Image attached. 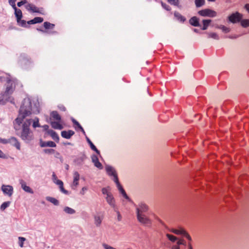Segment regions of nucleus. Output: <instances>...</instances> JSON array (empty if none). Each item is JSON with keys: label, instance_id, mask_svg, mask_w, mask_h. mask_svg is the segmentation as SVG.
Segmentation results:
<instances>
[{"label": "nucleus", "instance_id": "obj_24", "mask_svg": "<svg viewBox=\"0 0 249 249\" xmlns=\"http://www.w3.org/2000/svg\"><path fill=\"white\" fill-rule=\"evenodd\" d=\"M74 134V132L71 130H69L68 131H62L61 132L62 137L68 139H70Z\"/></svg>", "mask_w": 249, "mask_h": 249}, {"label": "nucleus", "instance_id": "obj_6", "mask_svg": "<svg viewBox=\"0 0 249 249\" xmlns=\"http://www.w3.org/2000/svg\"><path fill=\"white\" fill-rule=\"evenodd\" d=\"M149 209L148 206L143 202H140L136 206V214H145Z\"/></svg>", "mask_w": 249, "mask_h": 249}, {"label": "nucleus", "instance_id": "obj_20", "mask_svg": "<svg viewBox=\"0 0 249 249\" xmlns=\"http://www.w3.org/2000/svg\"><path fill=\"white\" fill-rule=\"evenodd\" d=\"M50 120L61 121V117L56 111H53L50 114Z\"/></svg>", "mask_w": 249, "mask_h": 249}, {"label": "nucleus", "instance_id": "obj_40", "mask_svg": "<svg viewBox=\"0 0 249 249\" xmlns=\"http://www.w3.org/2000/svg\"><path fill=\"white\" fill-rule=\"evenodd\" d=\"M205 4V0H195V4L196 7H200Z\"/></svg>", "mask_w": 249, "mask_h": 249}, {"label": "nucleus", "instance_id": "obj_13", "mask_svg": "<svg viewBox=\"0 0 249 249\" xmlns=\"http://www.w3.org/2000/svg\"><path fill=\"white\" fill-rule=\"evenodd\" d=\"M115 183H116L117 187L118 188V189L119 190L120 193L123 195V196L128 201H131V199L127 195L124 190L123 189V187L120 183L119 181H118L117 182H116Z\"/></svg>", "mask_w": 249, "mask_h": 249}, {"label": "nucleus", "instance_id": "obj_8", "mask_svg": "<svg viewBox=\"0 0 249 249\" xmlns=\"http://www.w3.org/2000/svg\"><path fill=\"white\" fill-rule=\"evenodd\" d=\"M10 95L3 92L0 94V105H4L10 100Z\"/></svg>", "mask_w": 249, "mask_h": 249}, {"label": "nucleus", "instance_id": "obj_63", "mask_svg": "<svg viewBox=\"0 0 249 249\" xmlns=\"http://www.w3.org/2000/svg\"><path fill=\"white\" fill-rule=\"evenodd\" d=\"M237 37H238V36H228L229 38H231V39L236 38Z\"/></svg>", "mask_w": 249, "mask_h": 249}, {"label": "nucleus", "instance_id": "obj_36", "mask_svg": "<svg viewBox=\"0 0 249 249\" xmlns=\"http://www.w3.org/2000/svg\"><path fill=\"white\" fill-rule=\"evenodd\" d=\"M215 27L216 28L221 29L223 32L226 33H229L230 31V29L229 28H228V27H227L224 25H217L215 26Z\"/></svg>", "mask_w": 249, "mask_h": 249}, {"label": "nucleus", "instance_id": "obj_7", "mask_svg": "<svg viewBox=\"0 0 249 249\" xmlns=\"http://www.w3.org/2000/svg\"><path fill=\"white\" fill-rule=\"evenodd\" d=\"M242 16L240 13L236 12L231 14L229 17V20L232 23H236L241 20Z\"/></svg>", "mask_w": 249, "mask_h": 249}, {"label": "nucleus", "instance_id": "obj_47", "mask_svg": "<svg viewBox=\"0 0 249 249\" xmlns=\"http://www.w3.org/2000/svg\"><path fill=\"white\" fill-rule=\"evenodd\" d=\"M13 89L12 86H7L6 89L5 91L4 92L5 93H6L7 94H9L11 95L12 93L13 92Z\"/></svg>", "mask_w": 249, "mask_h": 249}, {"label": "nucleus", "instance_id": "obj_23", "mask_svg": "<svg viewBox=\"0 0 249 249\" xmlns=\"http://www.w3.org/2000/svg\"><path fill=\"white\" fill-rule=\"evenodd\" d=\"M103 219V216L102 215H95L94 216V223L95 225L97 227L100 226L102 223Z\"/></svg>", "mask_w": 249, "mask_h": 249}, {"label": "nucleus", "instance_id": "obj_43", "mask_svg": "<svg viewBox=\"0 0 249 249\" xmlns=\"http://www.w3.org/2000/svg\"><path fill=\"white\" fill-rule=\"evenodd\" d=\"M10 203V202L9 201L4 202V203H3L0 206V210L1 211L4 210L9 206Z\"/></svg>", "mask_w": 249, "mask_h": 249}, {"label": "nucleus", "instance_id": "obj_44", "mask_svg": "<svg viewBox=\"0 0 249 249\" xmlns=\"http://www.w3.org/2000/svg\"><path fill=\"white\" fill-rule=\"evenodd\" d=\"M26 241V238H25L24 237H18V244H19V246L20 247H23V243L24 242V241Z\"/></svg>", "mask_w": 249, "mask_h": 249}, {"label": "nucleus", "instance_id": "obj_12", "mask_svg": "<svg viewBox=\"0 0 249 249\" xmlns=\"http://www.w3.org/2000/svg\"><path fill=\"white\" fill-rule=\"evenodd\" d=\"M115 183H116L117 187L118 188V189L119 190L120 193L123 195V196L128 201H131V199L127 195L124 190L123 189V187L120 183L119 181H118L117 182H116Z\"/></svg>", "mask_w": 249, "mask_h": 249}, {"label": "nucleus", "instance_id": "obj_49", "mask_svg": "<svg viewBox=\"0 0 249 249\" xmlns=\"http://www.w3.org/2000/svg\"><path fill=\"white\" fill-rule=\"evenodd\" d=\"M60 191L65 195H69V192L65 190L63 187V184L59 186Z\"/></svg>", "mask_w": 249, "mask_h": 249}, {"label": "nucleus", "instance_id": "obj_38", "mask_svg": "<svg viewBox=\"0 0 249 249\" xmlns=\"http://www.w3.org/2000/svg\"><path fill=\"white\" fill-rule=\"evenodd\" d=\"M43 25L46 29H53L54 27V24L47 21L44 22Z\"/></svg>", "mask_w": 249, "mask_h": 249}, {"label": "nucleus", "instance_id": "obj_5", "mask_svg": "<svg viewBox=\"0 0 249 249\" xmlns=\"http://www.w3.org/2000/svg\"><path fill=\"white\" fill-rule=\"evenodd\" d=\"M198 13L202 17H208L210 18H213L217 15V13L215 11L210 9H205L200 10L198 12Z\"/></svg>", "mask_w": 249, "mask_h": 249}, {"label": "nucleus", "instance_id": "obj_26", "mask_svg": "<svg viewBox=\"0 0 249 249\" xmlns=\"http://www.w3.org/2000/svg\"><path fill=\"white\" fill-rule=\"evenodd\" d=\"M190 24L195 27H200V25L199 23V19L196 17H193L189 20Z\"/></svg>", "mask_w": 249, "mask_h": 249}, {"label": "nucleus", "instance_id": "obj_59", "mask_svg": "<svg viewBox=\"0 0 249 249\" xmlns=\"http://www.w3.org/2000/svg\"><path fill=\"white\" fill-rule=\"evenodd\" d=\"M26 2L25 1H21L20 2H18L17 3V5L18 6V7H20L21 6H22V5H23L24 3H25Z\"/></svg>", "mask_w": 249, "mask_h": 249}, {"label": "nucleus", "instance_id": "obj_9", "mask_svg": "<svg viewBox=\"0 0 249 249\" xmlns=\"http://www.w3.org/2000/svg\"><path fill=\"white\" fill-rule=\"evenodd\" d=\"M1 190L4 194L7 195L9 196H11L13 192V188L10 185H3L1 187Z\"/></svg>", "mask_w": 249, "mask_h": 249}, {"label": "nucleus", "instance_id": "obj_37", "mask_svg": "<svg viewBox=\"0 0 249 249\" xmlns=\"http://www.w3.org/2000/svg\"><path fill=\"white\" fill-rule=\"evenodd\" d=\"M64 211L68 214H73L75 213V211L69 207H65L64 209Z\"/></svg>", "mask_w": 249, "mask_h": 249}, {"label": "nucleus", "instance_id": "obj_33", "mask_svg": "<svg viewBox=\"0 0 249 249\" xmlns=\"http://www.w3.org/2000/svg\"><path fill=\"white\" fill-rule=\"evenodd\" d=\"M46 200L51 203H52L54 205L58 206L59 205V201L58 200L54 197L51 196H47L46 198Z\"/></svg>", "mask_w": 249, "mask_h": 249}, {"label": "nucleus", "instance_id": "obj_50", "mask_svg": "<svg viewBox=\"0 0 249 249\" xmlns=\"http://www.w3.org/2000/svg\"><path fill=\"white\" fill-rule=\"evenodd\" d=\"M18 24L22 27H25L26 25V21L24 20H22L21 18H20V20L18 21H17Z\"/></svg>", "mask_w": 249, "mask_h": 249}, {"label": "nucleus", "instance_id": "obj_11", "mask_svg": "<svg viewBox=\"0 0 249 249\" xmlns=\"http://www.w3.org/2000/svg\"><path fill=\"white\" fill-rule=\"evenodd\" d=\"M115 183H116L117 187L118 188V189L119 190L120 193L123 195V196L128 201H131V199L127 195L124 190L123 189V187L120 183L119 181H118L117 182H116Z\"/></svg>", "mask_w": 249, "mask_h": 249}, {"label": "nucleus", "instance_id": "obj_4", "mask_svg": "<svg viewBox=\"0 0 249 249\" xmlns=\"http://www.w3.org/2000/svg\"><path fill=\"white\" fill-rule=\"evenodd\" d=\"M138 220L143 225L146 226H150L152 224V220L145 214H137Z\"/></svg>", "mask_w": 249, "mask_h": 249}, {"label": "nucleus", "instance_id": "obj_17", "mask_svg": "<svg viewBox=\"0 0 249 249\" xmlns=\"http://www.w3.org/2000/svg\"><path fill=\"white\" fill-rule=\"evenodd\" d=\"M106 201H107V203L113 209H115L116 208V204H115V200L114 197L113 196L112 194H111L110 195H108V196L106 197Z\"/></svg>", "mask_w": 249, "mask_h": 249}, {"label": "nucleus", "instance_id": "obj_48", "mask_svg": "<svg viewBox=\"0 0 249 249\" xmlns=\"http://www.w3.org/2000/svg\"><path fill=\"white\" fill-rule=\"evenodd\" d=\"M161 4L162 7L166 10L170 11L171 10V8L170 7V6L166 4V3H165L163 2H161Z\"/></svg>", "mask_w": 249, "mask_h": 249}, {"label": "nucleus", "instance_id": "obj_42", "mask_svg": "<svg viewBox=\"0 0 249 249\" xmlns=\"http://www.w3.org/2000/svg\"><path fill=\"white\" fill-rule=\"evenodd\" d=\"M241 24L243 27H247L249 26V20L243 19L241 21Z\"/></svg>", "mask_w": 249, "mask_h": 249}, {"label": "nucleus", "instance_id": "obj_32", "mask_svg": "<svg viewBox=\"0 0 249 249\" xmlns=\"http://www.w3.org/2000/svg\"><path fill=\"white\" fill-rule=\"evenodd\" d=\"M174 16L177 18L178 20L181 22H184L186 18L182 16L180 13L178 12H175Z\"/></svg>", "mask_w": 249, "mask_h": 249}, {"label": "nucleus", "instance_id": "obj_35", "mask_svg": "<svg viewBox=\"0 0 249 249\" xmlns=\"http://www.w3.org/2000/svg\"><path fill=\"white\" fill-rule=\"evenodd\" d=\"M87 140L88 143H89L90 147L92 150L96 152V153L98 154H100V151L97 149L96 146L93 144V143L91 142L89 138H87Z\"/></svg>", "mask_w": 249, "mask_h": 249}, {"label": "nucleus", "instance_id": "obj_39", "mask_svg": "<svg viewBox=\"0 0 249 249\" xmlns=\"http://www.w3.org/2000/svg\"><path fill=\"white\" fill-rule=\"evenodd\" d=\"M109 187L107 188H103L102 189V192L103 194L104 195H106V196H108V195H110L112 194V193L110 192V191L109 190Z\"/></svg>", "mask_w": 249, "mask_h": 249}, {"label": "nucleus", "instance_id": "obj_53", "mask_svg": "<svg viewBox=\"0 0 249 249\" xmlns=\"http://www.w3.org/2000/svg\"><path fill=\"white\" fill-rule=\"evenodd\" d=\"M44 152L46 154H52L54 152V150L53 149H45Z\"/></svg>", "mask_w": 249, "mask_h": 249}, {"label": "nucleus", "instance_id": "obj_16", "mask_svg": "<svg viewBox=\"0 0 249 249\" xmlns=\"http://www.w3.org/2000/svg\"><path fill=\"white\" fill-rule=\"evenodd\" d=\"M26 9L32 12V13H41V11L39 8L36 6L34 4L29 3L25 5Z\"/></svg>", "mask_w": 249, "mask_h": 249}, {"label": "nucleus", "instance_id": "obj_2", "mask_svg": "<svg viewBox=\"0 0 249 249\" xmlns=\"http://www.w3.org/2000/svg\"><path fill=\"white\" fill-rule=\"evenodd\" d=\"M166 235L171 241L176 243L175 245L172 246V249H180L179 245H185L186 243L183 239H179L174 236L173 234H166Z\"/></svg>", "mask_w": 249, "mask_h": 249}, {"label": "nucleus", "instance_id": "obj_41", "mask_svg": "<svg viewBox=\"0 0 249 249\" xmlns=\"http://www.w3.org/2000/svg\"><path fill=\"white\" fill-rule=\"evenodd\" d=\"M209 38H213L214 39L218 40L219 39L218 35L215 33H208Z\"/></svg>", "mask_w": 249, "mask_h": 249}, {"label": "nucleus", "instance_id": "obj_19", "mask_svg": "<svg viewBox=\"0 0 249 249\" xmlns=\"http://www.w3.org/2000/svg\"><path fill=\"white\" fill-rule=\"evenodd\" d=\"M19 183L21 185L22 189L26 192L33 194L34 192L33 190L29 187L26 185V183L23 179L19 180Z\"/></svg>", "mask_w": 249, "mask_h": 249}, {"label": "nucleus", "instance_id": "obj_46", "mask_svg": "<svg viewBox=\"0 0 249 249\" xmlns=\"http://www.w3.org/2000/svg\"><path fill=\"white\" fill-rule=\"evenodd\" d=\"M80 179V175L78 172L75 171L73 173V180L79 181Z\"/></svg>", "mask_w": 249, "mask_h": 249}, {"label": "nucleus", "instance_id": "obj_31", "mask_svg": "<svg viewBox=\"0 0 249 249\" xmlns=\"http://www.w3.org/2000/svg\"><path fill=\"white\" fill-rule=\"evenodd\" d=\"M41 147L49 146V147H55L56 146V144L52 141L45 142L41 143Z\"/></svg>", "mask_w": 249, "mask_h": 249}, {"label": "nucleus", "instance_id": "obj_56", "mask_svg": "<svg viewBox=\"0 0 249 249\" xmlns=\"http://www.w3.org/2000/svg\"><path fill=\"white\" fill-rule=\"evenodd\" d=\"M52 179H53V182H54L55 181H56V180H57L58 179L54 173H53V174Z\"/></svg>", "mask_w": 249, "mask_h": 249}, {"label": "nucleus", "instance_id": "obj_51", "mask_svg": "<svg viewBox=\"0 0 249 249\" xmlns=\"http://www.w3.org/2000/svg\"><path fill=\"white\" fill-rule=\"evenodd\" d=\"M115 212H116L117 213V220L118 221H120L122 220V215L121 214H120V212L117 210V209L116 208L115 209H114Z\"/></svg>", "mask_w": 249, "mask_h": 249}, {"label": "nucleus", "instance_id": "obj_29", "mask_svg": "<svg viewBox=\"0 0 249 249\" xmlns=\"http://www.w3.org/2000/svg\"><path fill=\"white\" fill-rule=\"evenodd\" d=\"M43 21V18L41 17H36L34 19L28 21V24H33L38 23H41Z\"/></svg>", "mask_w": 249, "mask_h": 249}, {"label": "nucleus", "instance_id": "obj_22", "mask_svg": "<svg viewBox=\"0 0 249 249\" xmlns=\"http://www.w3.org/2000/svg\"><path fill=\"white\" fill-rule=\"evenodd\" d=\"M52 127L55 129L61 130L63 128L62 124H61V121H53L51 122Z\"/></svg>", "mask_w": 249, "mask_h": 249}, {"label": "nucleus", "instance_id": "obj_58", "mask_svg": "<svg viewBox=\"0 0 249 249\" xmlns=\"http://www.w3.org/2000/svg\"><path fill=\"white\" fill-rule=\"evenodd\" d=\"M54 183H55L56 184H57V185H58L59 186L61 185H62V184H63V181L59 179H58L57 180L55 181Z\"/></svg>", "mask_w": 249, "mask_h": 249}, {"label": "nucleus", "instance_id": "obj_18", "mask_svg": "<svg viewBox=\"0 0 249 249\" xmlns=\"http://www.w3.org/2000/svg\"><path fill=\"white\" fill-rule=\"evenodd\" d=\"M91 160L95 167L99 169H103V167L101 163L99 161L97 156L95 155H93L91 156Z\"/></svg>", "mask_w": 249, "mask_h": 249}, {"label": "nucleus", "instance_id": "obj_1", "mask_svg": "<svg viewBox=\"0 0 249 249\" xmlns=\"http://www.w3.org/2000/svg\"><path fill=\"white\" fill-rule=\"evenodd\" d=\"M39 113V110L36 105L32 106L31 100L27 98L23 100L21 106L18 117L14 122V128L16 134L23 141H30L33 139V132L30 126L33 123V127H40L39 119L37 117L34 119H28L32 114Z\"/></svg>", "mask_w": 249, "mask_h": 249}, {"label": "nucleus", "instance_id": "obj_34", "mask_svg": "<svg viewBox=\"0 0 249 249\" xmlns=\"http://www.w3.org/2000/svg\"><path fill=\"white\" fill-rule=\"evenodd\" d=\"M212 20L211 19H203L202 20L203 27L201 28L203 30H205L208 28V27L211 22Z\"/></svg>", "mask_w": 249, "mask_h": 249}, {"label": "nucleus", "instance_id": "obj_64", "mask_svg": "<svg viewBox=\"0 0 249 249\" xmlns=\"http://www.w3.org/2000/svg\"><path fill=\"white\" fill-rule=\"evenodd\" d=\"M155 219L158 221L159 222H160L161 224H163V222L161 221V220L158 217H155Z\"/></svg>", "mask_w": 249, "mask_h": 249}, {"label": "nucleus", "instance_id": "obj_57", "mask_svg": "<svg viewBox=\"0 0 249 249\" xmlns=\"http://www.w3.org/2000/svg\"><path fill=\"white\" fill-rule=\"evenodd\" d=\"M88 190L87 187H84L82 188L81 191H80V194L84 195L85 194V192Z\"/></svg>", "mask_w": 249, "mask_h": 249}, {"label": "nucleus", "instance_id": "obj_28", "mask_svg": "<svg viewBox=\"0 0 249 249\" xmlns=\"http://www.w3.org/2000/svg\"><path fill=\"white\" fill-rule=\"evenodd\" d=\"M9 142L14 146H15L18 150L20 149V143L18 142V140L16 138L12 137L9 139Z\"/></svg>", "mask_w": 249, "mask_h": 249}, {"label": "nucleus", "instance_id": "obj_60", "mask_svg": "<svg viewBox=\"0 0 249 249\" xmlns=\"http://www.w3.org/2000/svg\"><path fill=\"white\" fill-rule=\"evenodd\" d=\"M5 157V155L2 152V151L0 150V158H4Z\"/></svg>", "mask_w": 249, "mask_h": 249}, {"label": "nucleus", "instance_id": "obj_54", "mask_svg": "<svg viewBox=\"0 0 249 249\" xmlns=\"http://www.w3.org/2000/svg\"><path fill=\"white\" fill-rule=\"evenodd\" d=\"M16 1V0H9V3L12 6L13 9H14L15 7H17L16 6V4H15Z\"/></svg>", "mask_w": 249, "mask_h": 249}, {"label": "nucleus", "instance_id": "obj_45", "mask_svg": "<svg viewBox=\"0 0 249 249\" xmlns=\"http://www.w3.org/2000/svg\"><path fill=\"white\" fill-rule=\"evenodd\" d=\"M167 1L171 5L178 6L179 0H167Z\"/></svg>", "mask_w": 249, "mask_h": 249}, {"label": "nucleus", "instance_id": "obj_15", "mask_svg": "<svg viewBox=\"0 0 249 249\" xmlns=\"http://www.w3.org/2000/svg\"><path fill=\"white\" fill-rule=\"evenodd\" d=\"M115 183H116L117 187L118 188V189L119 190L120 193L123 195V196L128 201H131V199L127 195L124 190L123 189V187L120 183L119 181H118L117 182H116Z\"/></svg>", "mask_w": 249, "mask_h": 249}, {"label": "nucleus", "instance_id": "obj_25", "mask_svg": "<svg viewBox=\"0 0 249 249\" xmlns=\"http://www.w3.org/2000/svg\"><path fill=\"white\" fill-rule=\"evenodd\" d=\"M71 120L73 124V126L74 127L75 129L77 130L78 129H80L83 134H85V132L83 129V128L81 126L80 124L74 118H72L71 119Z\"/></svg>", "mask_w": 249, "mask_h": 249}, {"label": "nucleus", "instance_id": "obj_14", "mask_svg": "<svg viewBox=\"0 0 249 249\" xmlns=\"http://www.w3.org/2000/svg\"><path fill=\"white\" fill-rule=\"evenodd\" d=\"M115 183H116L117 187L118 188V189L119 190L120 193L123 195V196L128 201H131V199L127 195L124 190L123 189V187L120 183L119 181H118L117 182H116Z\"/></svg>", "mask_w": 249, "mask_h": 249}, {"label": "nucleus", "instance_id": "obj_52", "mask_svg": "<svg viewBox=\"0 0 249 249\" xmlns=\"http://www.w3.org/2000/svg\"><path fill=\"white\" fill-rule=\"evenodd\" d=\"M79 184V181H74L73 180L72 183L71 184V188L72 189H75Z\"/></svg>", "mask_w": 249, "mask_h": 249}, {"label": "nucleus", "instance_id": "obj_30", "mask_svg": "<svg viewBox=\"0 0 249 249\" xmlns=\"http://www.w3.org/2000/svg\"><path fill=\"white\" fill-rule=\"evenodd\" d=\"M15 10V14L17 18V21H18L20 20V18H21L22 17V12L20 9L15 7L14 9Z\"/></svg>", "mask_w": 249, "mask_h": 249}, {"label": "nucleus", "instance_id": "obj_27", "mask_svg": "<svg viewBox=\"0 0 249 249\" xmlns=\"http://www.w3.org/2000/svg\"><path fill=\"white\" fill-rule=\"evenodd\" d=\"M47 133L50 135L52 139L56 142L59 141V136L57 133L53 130L50 129L47 131Z\"/></svg>", "mask_w": 249, "mask_h": 249}, {"label": "nucleus", "instance_id": "obj_3", "mask_svg": "<svg viewBox=\"0 0 249 249\" xmlns=\"http://www.w3.org/2000/svg\"><path fill=\"white\" fill-rule=\"evenodd\" d=\"M106 170L109 176L112 177V179L114 181V182L119 181L117 173L114 168L110 165H106Z\"/></svg>", "mask_w": 249, "mask_h": 249}, {"label": "nucleus", "instance_id": "obj_62", "mask_svg": "<svg viewBox=\"0 0 249 249\" xmlns=\"http://www.w3.org/2000/svg\"><path fill=\"white\" fill-rule=\"evenodd\" d=\"M245 8L247 10V11H248V12L249 13V4H246L245 5Z\"/></svg>", "mask_w": 249, "mask_h": 249}, {"label": "nucleus", "instance_id": "obj_21", "mask_svg": "<svg viewBox=\"0 0 249 249\" xmlns=\"http://www.w3.org/2000/svg\"><path fill=\"white\" fill-rule=\"evenodd\" d=\"M168 231L172 232L173 233H188V232L185 229L181 227H179L178 229H168Z\"/></svg>", "mask_w": 249, "mask_h": 249}, {"label": "nucleus", "instance_id": "obj_10", "mask_svg": "<svg viewBox=\"0 0 249 249\" xmlns=\"http://www.w3.org/2000/svg\"><path fill=\"white\" fill-rule=\"evenodd\" d=\"M115 183H116L117 187L118 188V189L119 190L120 193L123 195V196L128 201H131V199L127 195L124 190L123 189V187L120 183L119 181H118L117 182H116Z\"/></svg>", "mask_w": 249, "mask_h": 249}, {"label": "nucleus", "instance_id": "obj_55", "mask_svg": "<svg viewBox=\"0 0 249 249\" xmlns=\"http://www.w3.org/2000/svg\"><path fill=\"white\" fill-rule=\"evenodd\" d=\"M58 107L61 111H65L66 110V107L62 105H59Z\"/></svg>", "mask_w": 249, "mask_h": 249}, {"label": "nucleus", "instance_id": "obj_61", "mask_svg": "<svg viewBox=\"0 0 249 249\" xmlns=\"http://www.w3.org/2000/svg\"><path fill=\"white\" fill-rule=\"evenodd\" d=\"M42 127L45 130H47L48 131V130H49V126L48 125H44L43 126H42Z\"/></svg>", "mask_w": 249, "mask_h": 249}]
</instances>
